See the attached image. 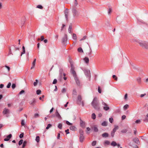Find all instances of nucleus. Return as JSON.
<instances>
[{"label":"nucleus","instance_id":"de8ad7c7","mask_svg":"<svg viewBox=\"0 0 148 148\" xmlns=\"http://www.w3.org/2000/svg\"><path fill=\"white\" fill-rule=\"evenodd\" d=\"M36 8L40 9H42L43 8L42 6L41 5H37Z\"/></svg>","mask_w":148,"mask_h":148},{"label":"nucleus","instance_id":"774afa93","mask_svg":"<svg viewBox=\"0 0 148 148\" xmlns=\"http://www.w3.org/2000/svg\"><path fill=\"white\" fill-rule=\"evenodd\" d=\"M65 132L66 133V134H68L69 133V129H68L65 131Z\"/></svg>","mask_w":148,"mask_h":148},{"label":"nucleus","instance_id":"e433bc0d","mask_svg":"<svg viewBox=\"0 0 148 148\" xmlns=\"http://www.w3.org/2000/svg\"><path fill=\"white\" fill-rule=\"evenodd\" d=\"M23 140L22 139L20 140L18 142V145H21L23 143Z\"/></svg>","mask_w":148,"mask_h":148},{"label":"nucleus","instance_id":"4468645a","mask_svg":"<svg viewBox=\"0 0 148 148\" xmlns=\"http://www.w3.org/2000/svg\"><path fill=\"white\" fill-rule=\"evenodd\" d=\"M72 25L71 23L69 25V29H68V32H69L70 33H71L72 32Z\"/></svg>","mask_w":148,"mask_h":148},{"label":"nucleus","instance_id":"4d7b16f0","mask_svg":"<svg viewBox=\"0 0 148 148\" xmlns=\"http://www.w3.org/2000/svg\"><path fill=\"white\" fill-rule=\"evenodd\" d=\"M13 47L14 48V51H16L17 50H19V48L18 47H15L14 46H13Z\"/></svg>","mask_w":148,"mask_h":148},{"label":"nucleus","instance_id":"13d9d810","mask_svg":"<svg viewBox=\"0 0 148 148\" xmlns=\"http://www.w3.org/2000/svg\"><path fill=\"white\" fill-rule=\"evenodd\" d=\"M66 123L69 125H72V124L70 122H69V121H66Z\"/></svg>","mask_w":148,"mask_h":148},{"label":"nucleus","instance_id":"58836bf2","mask_svg":"<svg viewBox=\"0 0 148 148\" xmlns=\"http://www.w3.org/2000/svg\"><path fill=\"white\" fill-rule=\"evenodd\" d=\"M41 92V91L40 90H36V94L38 95H40V94Z\"/></svg>","mask_w":148,"mask_h":148},{"label":"nucleus","instance_id":"c03bdc74","mask_svg":"<svg viewBox=\"0 0 148 148\" xmlns=\"http://www.w3.org/2000/svg\"><path fill=\"white\" fill-rule=\"evenodd\" d=\"M16 87V85L15 84H13L12 85V87L13 89H14Z\"/></svg>","mask_w":148,"mask_h":148},{"label":"nucleus","instance_id":"aec40b11","mask_svg":"<svg viewBox=\"0 0 148 148\" xmlns=\"http://www.w3.org/2000/svg\"><path fill=\"white\" fill-rule=\"evenodd\" d=\"M70 129L72 131H75L77 128L75 126H71L70 127Z\"/></svg>","mask_w":148,"mask_h":148},{"label":"nucleus","instance_id":"09e8293b","mask_svg":"<svg viewBox=\"0 0 148 148\" xmlns=\"http://www.w3.org/2000/svg\"><path fill=\"white\" fill-rule=\"evenodd\" d=\"M112 12V9L111 8H110L108 11V14H111V12Z\"/></svg>","mask_w":148,"mask_h":148},{"label":"nucleus","instance_id":"393cba45","mask_svg":"<svg viewBox=\"0 0 148 148\" xmlns=\"http://www.w3.org/2000/svg\"><path fill=\"white\" fill-rule=\"evenodd\" d=\"M101 125L103 126H106L107 125V122L104 121L101 123Z\"/></svg>","mask_w":148,"mask_h":148},{"label":"nucleus","instance_id":"c756f323","mask_svg":"<svg viewBox=\"0 0 148 148\" xmlns=\"http://www.w3.org/2000/svg\"><path fill=\"white\" fill-rule=\"evenodd\" d=\"M73 38L75 40H76L77 39V36H76V35L75 34H73Z\"/></svg>","mask_w":148,"mask_h":148},{"label":"nucleus","instance_id":"a878e982","mask_svg":"<svg viewBox=\"0 0 148 148\" xmlns=\"http://www.w3.org/2000/svg\"><path fill=\"white\" fill-rule=\"evenodd\" d=\"M22 50H23V52L21 53V56H22V55L23 54H25V48L24 46H23L22 47Z\"/></svg>","mask_w":148,"mask_h":148},{"label":"nucleus","instance_id":"1a4fd4ad","mask_svg":"<svg viewBox=\"0 0 148 148\" xmlns=\"http://www.w3.org/2000/svg\"><path fill=\"white\" fill-rule=\"evenodd\" d=\"M64 13L65 14V18L66 20H68V15L69 14V11L67 9H66L64 11Z\"/></svg>","mask_w":148,"mask_h":148},{"label":"nucleus","instance_id":"79ce46f5","mask_svg":"<svg viewBox=\"0 0 148 148\" xmlns=\"http://www.w3.org/2000/svg\"><path fill=\"white\" fill-rule=\"evenodd\" d=\"M104 144L107 145H109L110 144V142L108 140H106L104 142Z\"/></svg>","mask_w":148,"mask_h":148},{"label":"nucleus","instance_id":"8fccbe9b","mask_svg":"<svg viewBox=\"0 0 148 148\" xmlns=\"http://www.w3.org/2000/svg\"><path fill=\"white\" fill-rule=\"evenodd\" d=\"M21 124L22 126H24L25 125L24 121V120H22L21 121Z\"/></svg>","mask_w":148,"mask_h":148},{"label":"nucleus","instance_id":"0e129e2a","mask_svg":"<svg viewBox=\"0 0 148 148\" xmlns=\"http://www.w3.org/2000/svg\"><path fill=\"white\" fill-rule=\"evenodd\" d=\"M140 121L139 120H137L135 121V123H140Z\"/></svg>","mask_w":148,"mask_h":148},{"label":"nucleus","instance_id":"423d86ee","mask_svg":"<svg viewBox=\"0 0 148 148\" xmlns=\"http://www.w3.org/2000/svg\"><path fill=\"white\" fill-rule=\"evenodd\" d=\"M79 141L80 142L82 143L83 142L84 137V132L83 130H81L79 131Z\"/></svg>","mask_w":148,"mask_h":148},{"label":"nucleus","instance_id":"4be33fe9","mask_svg":"<svg viewBox=\"0 0 148 148\" xmlns=\"http://www.w3.org/2000/svg\"><path fill=\"white\" fill-rule=\"evenodd\" d=\"M74 79L77 84L78 86H79L80 82L77 77L74 78Z\"/></svg>","mask_w":148,"mask_h":148},{"label":"nucleus","instance_id":"a211bd4d","mask_svg":"<svg viewBox=\"0 0 148 148\" xmlns=\"http://www.w3.org/2000/svg\"><path fill=\"white\" fill-rule=\"evenodd\" d=\"M133 141L135 142V143L138 144L140 143L139 140L137 138H135L134 139Z\"/></svg>","mask_w":148,"mask_h":148},{"label":"nucleus","instance_id":"9b49d317","mask_svg":"<svg viewBox=\"0 0 148 148\" xmlns=\"http://www.w3.org/2000/svg\"><path fill=\"white\" fill-rule=\"evenodd\" d=\"M82 98L81 95H78L77 97V102L78 103L80 104L82 102Z\"/></svg>","mask_w":148,"mask_h":148},{"label":"nucleus","instance_id":"6ab92c4d","mask_svg":"<svg viewBox=\"0 0 148 148\" xmlns=\"http://www.w3.org/2000/svg\"><path fill=\"white\" fill-rule=\"evenodd\" d=\"M102 136L103 138H107L109 136V134L107 133H104L102 134Z\"/></svg>","mask_w":148,"mask_h":148},{"label":"nucleus","instance_id":"6e6552de","mask_svg":"<svg viewBox=\"0 0 148 148\" xmlns=\"http://www.w3.org/2000/svg\"><path fill=\"white\" fill-rule=\"evenodd\" d=\"M55 115L59 119H62V117L58 113V111L57 110H56L55 112Z\"/></svg>","mask_w":148,"mask_h":148},{"label":"nucleus","instance_id":"5fc2aeb1","mask_svg":"<svg viewBox=\"0 0 148 148\" xmlns=\"http://www.w3.org/2000/svg\"><path fill=\"white\" fill-rule=\"evenodd\" d=\"M25 92V91L23 90H21L19 93V95H21Z\"/></svg>","mask_w":148,"mask_h":148},{"label":"nucleus","instance_id":"f03ea898","mask_svg":"<svg viewBox=\"0 0 148 148\" xmlns=\"http://www.w3.org/2000/svg\"><path fill=\"white\" fill-rule=\"evenodd\" d=\"M70 64L71 65V73L72 74L74 78L77 77L75 71L74 70V66H73V62L71 60L69 61Z\"/></svg>","mask_w":148,"mask_h":148},{"label":"nucleus","instance_id":"ea45409f","mask_svg":"<svg viewBox=\"0 0 148 148\" xmlns=\"http://www.w3.org/2000/svg\"><path fill=\"white\" fill-rule=\"evenodd\" d=\"M36 82L34 83V86H36L37 84L38 83V80L37 79L36 80Z\"/></svg>","mask_w":148,"mask_h":148},{"label":"nucleus","instance_id":"f8f14e48","mask_svg":"<svg viewBox=\"0 0 148 148\" xmlns=\"http://www.w3.org/2000/svg\"><path fill=\"white\" fill-rule=\"evenodd\" d=\"M12 137V135L11 134H10L7 136L6 138H5L4 140L5 141H8Z\"/></svg>","mask_w":148,"mask_h":148},{"label":"nucleus","instance_id":"473e14b6","mask_svg":"<svg viewBox=\"0 0 148 148\" xmlns=\"http://www.w3.org/2000/svg\"><path fill=\"white\" fill-rule=\"evenodd\" d=\"M78 51L79 52H83V51L81 47H79L78 49Z\"/></svg>","mask_w":148,"mask_h":148},{"label":"nucleus","instance_id":"b1692460","mask_svg":"<svg viewBox=\"0 0 148 148\" xmlns=\"http://www.w3.org/2000/svg\"><path fill=\"white\" fill-rule=\"evenodd\" d=\"M111 145L113 147H114L116 146L117 143L115 142L114 141H113L111 143Z\"/></svg>","mask_w":148,"mask_h":148},{"label":"nucleus","instance_id":"c85d7f7f","mask_svg":"<svg viewBox=\"0 0 148 148\" xmlns=\"http://www.w3.org/2000/svg\"><path fill=\"white\" fill-rule=\"evenodd\" d=\"M119 127L118 126H115L113 130V131L116 132V130L118 129Z\"/></svg>","mask_w":148,"mask_h":148},{"label":"nucleus","instance_id":"603ef678","mask_svg":"<svg viewBox=\"0 0 148 148\" xmlns=\"http://www.w3.org/2000/svg\"><path fill=\"white\" fill-rule=\"evenodd\" d=\"M11 85V83L10 82H9L7 86V88H10V87Z\"/></svg>","mask_w":148,"mask_h":148},{"label":"nucleus","instance_id":"0eeeda50","mask_svg":"<svg viewBox=\"0 0 148 148\" xmlns=\"http://www.w3.org/2000/svg\"><path fill=\"white\" fill-rule=\"evenodd\" d=\"M102 104L104 106L103 107V109L104 110L107 111L109 109V107L108 106L107 104L103 101V100H102Z\"/></svg>","mask_w":148,"mask_h":148},{"label":"nucleus","instance_id":"7c9ffc66","mask_svg":"<svg viewBox=\"0 0 148 148\" xmlns=\"http://www.w3.org/2000/svg\"><path fill=\"white\" fill-rule=\"evenodd\" d=\"M66 26L64 24H62V26L61 27V29H60V31L62 32L65 28V27Z\"/></svg>","mask_w":148,"mask_h":148},{"label":"nucleus","instance_id":"9d476101","mask_svg":"<svg viewBox=\"0 0 148 148\" xmlns=\"http://www.w3.org/2000/svg\"><path fill=\"white\" fill-rule=\"evenodd\" d=\"M72 10L73 13V16L74 17H75L76 15L77 14V11L75 8H73L72 9Z\"/></svg>","mask_w":148,"mask_h":148},{"label":"nucleus","instance_id":"5701e85b","mask_svg":"<svg viewBox=\"0 0 148 148\" xmlns=\"http://www.w3.org/2000/svg\"><path fill=\"white\" fill-rule=\"evenodd\" d=\"M93 129L94 131L95 132H97L98 131V129L97 126L96 125H95L94 126Z\"/></svg>","mask_w":148,"mask_h":148},{"label":"nucleus","instance_id":"338daca9","mask_svg":"<svg viewBox=\"0 0 148 148\" xmlns=\"http://www.w3.org/2000/svg\"><path fill=\"white\" fill-rule=\"evenodd\" d=\"M5 67L6 68H7V69H8V71H10V67L9 66H6V65H5Z\"/></svg>","mask_w":148,"mask_h":148},{"label":"nucleus","instance_id":"bb28decb","mask_svg":"<svg viewBox=\"0 0 148 148\" xmlns=\"http://www.w3.org/2000/svg\"><path fill=\"white\" fill-rule=\"evenodd\" d=\"M91 117L92 119L94 120L95 119L96 117L95 114L94 113H92V114Z\"/></svg>","mask_w":148,"mask_h":148},{"label":"nucleus","instance_id":"f704fd0d","mask_svg":"<svg viewBox=\"0 0 148 148\" xmlns=\"http://www.w3.org/2000/svg\"><path fill=\"white\" fill-rule=\"evenodd\" d=\"M36 140L37 143H38L39 142V141H40V137L39 136H37L36 137Z\"/></svg>","mask_w":148,"mask_h":148},{"label":"nucleus","instance_id":"2eb2a0df","mask_svg":"<svg viewBox=\"0 0 148 148\" xmlns=\"http://www.w3.org/2000/svg\"><path fill=\"white\" fill-rule=\"evenodd\" d=\"M84 60L86 63L87 65L89 64V59L87 57H85L84 59Z\"/></svg>","mask_w":148,"mask_h":148},{"label":"nucleus","instance_id":"052dcab7","mask_svg":"<svg viewBox=\"0 0 148 148\" xmlns=\"http://www.w3.org/2000/svg\"><path fill=\"white\" fill-rule=\"evenodd\" d=\"M143 121L144 122H148V118H146L143 119Z\"/></svg>","mask_w":148,"mask_h":148},{"label":"nucleus","instance_id":"dca6fc26","mask_svg":"<svg viewBox=\"0 0 148 148\" xmlns=\"http://www.w3.org/2000/svg\"><path fill=\"white\" fill-rule=\"evenodd\" d=\"M26 21V18L25 17H23L22 18L21 20V24L23 26L24 24Z\"/></svg>","mask_w":148,"mask_h":148},{"label":"nucleus","instance_id":"412c9836","mask_svg":"<svg viewBox=\"0 0 148 148\" xmlns=\"http://www.w3.org/2000/svg\"><path fill=\"white\" fill-rule=\"evenodd\" d=\"M36 59H35L32 63V66L31 67V69L34 68L35 66L36 62Z\"/></svg>","mask_w":148,"mask_h":148},{"label":"nucleus","instance_id":"cd10ccee","mask_svg":"<svg viewBox=\"0 0 148 148\" xmlns=\"http://www.w3.org/2000/svg\"><path fill=\"white\" fill-rule=\"evenodd\" d=\"M127 131V130L126 129H124L121 131V132L123 133H126Z\"/></svg>","mask_w":148,"mask_h":148},{"label":"nucleus","instance_id":"2f4dec72","mask_svg":"<svg viewBox=\"0 0 148 148\" xmlns=\"http://www.w3.org/2000/svg\"><path fill=\"white\" fill-rule=\"evenodd\" d=\"M58 127L60 129H61L62 128V125L61 123H60L58 124Z\"/></svg>","mask_w":148,"mask_h":148},{"label":"nucleus","instance_id":"a19ab883","mask_svg":"<svg viewBox=\"0 0 148 148\" xmlns=\"http://www.w3.org/2000/svg\"><path fill=\"white\" fill-rule=\"evenodd\" d=\"M51 126L52 125L51 124H48L47 125V127H46V129L47 130L50 127H51Z\"/></svg>","mask_w":148,"mask_h":148},{"label":"nucleus","instance_id":"f3484780","mask_svg":"<svg viewBox=\"0 0 148 148\" xmlns=\"http://www.w3.org/2000/svg\"><path fill=\"white\" fill-rule=\"evenodd\" d=\"M80 124L81 127H85V123L83 121L81 120V119H80Z\"/></svg>","mask_w":148,"mask_h":148},{"label":"nucleus","instance_id":"e2e57ef3","mask_svg":"<svg viewBox=\"0 0 148 148\" xmlns=\"http://www.w3.org/2000/svg\"><path fill=\"white\" fill-rule=\"evenodd\" d=\"M24 134L23 133L21 134L19 136V137L20 138H22L23 137Z\"/></svg>","mask_w":148,"mask_h":148},{"label":"nucleus","instance_id":"37998d69","mask_svg":"<svg viewBox=\"0 0 148 148\" xmlns=\"http://www.w3.org/2000/svg\"><path fill=\"white\" fill-rule=\"evenodd\" d=\"M66 90L64 88H63L62 89V90L61 91V92L62 93H64L66 92Z\"/></svg>","mask_w":148,"mask_h":148},{"label":"nucleus","instance_id":"ddd939ff","mask_svg":"<svg viewBox=\"0 0 148 148\" xmlns=\"http://www.w3.org/2000/svg\"><path fill=\"white\" fill-rule=\"evenodd\" d=\"M67 40V35L66 34L64 35V36L62 38V42L63 43H65Z\"/></svg>","mask_w":148,"mask_h":148},{"label":"nucleus","instance_id":"7ed1b4c3","mask_svg":"<svg viewBox=\"0 0 148 148\" xmlns=\"http://www.w3.org/2000/svg\"><path fill=\"white\" fill-rule=\"evenodd\" d=\"M10 113V110L6 108H4L2 112L3 114L6 117H8L9 116Z\"/></svg>","mask_w":148,"mask_h":148},{"label":"nucleus","instance_id":"39448f33","mask_svg":"<svg viewBox=\"0 0 148 148\" xmlns=\"http://www.w3.org/2000/svg\"><path fill=\"white\" fill-rule=\"evenodd\" d=\"M82 70L84 71L85 75L88 78L89 80H90L91 77L90 70L88 69H84Z\"/></svg>","mask_w":148,"mask_h":148},{"label":"nucleus","instance_id":"69168bd1","mask_svg":"<svg viewBox=\"0 0 148 148\" xmlns=\"http://www.w3.org/2000/svg\"><path fill=\"white\" fill-rule=\"evenodd\" d=\"M39 114L37 113H36L34 114V117L35 118H36L38 117Z\"/></svg>","mask_w":148,"mask_h":148},{"label":"nucleus","instance_id":"680f3d73","mask_svg":"<svg viewBox=\"0 0 148 148\" xmlns=\"http://www.w3.org/2000/svg\"><path fill=\"white\" fill-rule=\"evenodd\" d=\"M126 116L125 115H123L121 117V119L122 120H123L126 118Z\"/></svg>","mask_w":148,"mask_h":148},{"label":"nucleus","instance_id":"6e6d98bb","mask_svg":"<svg viewBox=\"0 0 148 148\" xmlns=\"http://www.w3.org/2000/svg\"><path fill=\"white\" fill-rule=\"evenodd\" d=\"M86 36H84L80 40V41H82L83 40H85L86 39Z\"/></svg>","mask_w":148,"mask_h":148},{"label":"nucleus","instance_id":"72a5a7b5","mask_svg":"<svg viewBox=\"0 0 148 148\" xmlns=\"http://www.w3.org/2000/svg\"><path fill=\"white\" fill-rule=\"evenodd\" d=\"M129 105L128 104H126L123 106V109L125 110L127 109L128 108Z\"/></svg>","mask_w":148,"mask_h":148},{"label":"nucleus","instance_id":"c9c22d12","mask_svg":"<svg viewBox=\"0 0 148 148\" xmlns=\"http://www.w3.org/2000/svg\"><path fill=\"white\" fill-rule=\"evenodd\" d=\"M27 143V141H25L23 143V144L22 145V147L24 148V147L25 146H26V144Z\"/></svg>","mask_w":148,"mask_h":148},{"label":"nucleus","instance_id":"a18cd8bd","mask_svg":"<svg viewBox=\"0 0 148 148\" xmlns=\"http://www.w3.org/2000/svg\"><path fill=\"white\" fill-rule=\"evenodd\" d=\"M36 102V100L34 99L32 101V102H30V103L31 104H32L33 103H35Z\"/></svg>","mask_w":148,"mask_h":148},{"label":"nucleus","instance_id":"864d4df0","mask_svg":"<svg viewBox=\"0 0 148 148\" xmlns=\"http://www.w3.org/2000/svg\"><path fill=\"white\" fill-rule=\"evenodd\" d=\"M115 132L112 131L111 133V135L112 137H113L114 136Z\"/></svg>","mask_w":148,"mask_h":148},{"label":"nucleus","instance_id":"4c0bfd02","mask_svg":"<svg viewBox=\"0 0 148 148\" xmlns=\"http://www.w3.org/2000/svg\"><path fill=\"white\" fill-rule=\"evenodd\" d=\"M97 142L96 141H94L92 143V146H95L96 145Z\"/></svg>","mask_w":148,"mask_h":148},{"label":"nucleus","instance_id":"f257e3e1","mask_svg":"<svg viewBox=\"0 0 148 148\" xmlns=\"http://www.w3.org/2000/svg\"><path fill=\"white\" fill-rule=\"evenodd\" d=\"M91 105L96 110H98L100 109L99 103L96 97H95L91 102Z\"/></svg>","mask_w":148,"mask_h":148},{"label":"nucleus","instance_id":"49530a36","mask_svg":"<svg viewBox=\"0 0 148 148\" xmlns=\"http://www.w3.org/2000/svg\"><path fill=\"white\" fill-rule=\"evenodd\" d=\"M109 121L110 123H112L113 121V119L112 118H110L109 119Z\"/></svg>","mask_w":148,"mask_h":148},{"label":"nucleus","instance_id":"bf43d9fd","mask_svg":"<svg viewBox=\"0 0 148 148\" xmlns=\"http://www.w3.org/2000/svg\"><path fill=\"white\" fill-rule=\"evenodd\" d=\"M57 81L56 79H54L53 81V84H55L57 82Z\"/></svg>","mask_w":148,"mask_h":148},{"label":"nucleus","instance_id":"20e7f679","mask_svg":"<svg viewBox=\"0 0 148 148\" xmlns=\"http://www.w3.org/2000/svg\"><path fill=\"white\" fill-rule=\"evenodd\" d=\"M138 43L140 46L146 49H148V43L146 41H139Z\"/></svg>","mask_w":148,"mask_h":148},{"label":"nucleus","instance_id":"3c124183","mask_svg":"<svg viewBox=\"0 0 148 148\" xmlns=\"http://www.w3.org/2000/svg\"><path fill=\"white\" fill-rule=\"evenodd\" d=\"M112 77L115 80L117 81V78L115 75H113Z\"/></svg>","mask_w":148,"mask_h":148}]
</instances>
